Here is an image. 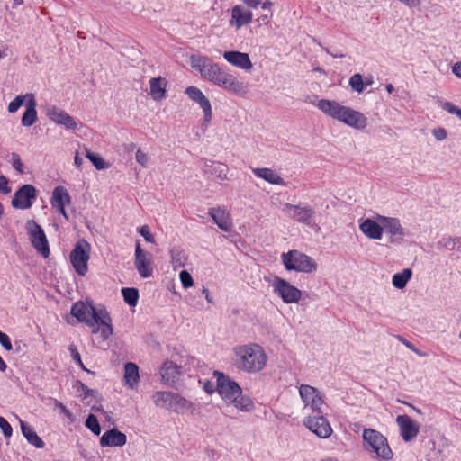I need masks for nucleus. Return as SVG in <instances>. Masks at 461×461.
I'll list each match as a JSON object with an SVG mask.
<instances>
[{
	"label": "nucleus",
	"mask_w": 461,
	"mask_h": 461,
	"mask_svg": "<svg viewBox=\"0 0 461 461\" xmlns=\"http://www.w3.org/2000/svg\"><path fill=\"white\" fill-rule=\"evenodd\" d=\"M190 63L193 68L197 70L201 77L227 92L245 96L249 93L246 84L240 81L233 74L221 68L217 63L212 62L209 58L202 55H192Z\"/></svg>",
	"instance_id": "f257e3e1"
},
{
	"label": "nucleus",
	"mask_w": 461,
	"mask_h": 461,
	"mask_svg": "<svg viewBox=\"0 0 461 461\" xmlns=\"http://www.w3.org/2000/svg\"><path fill=\"white\" fill-rule=\"evenodd\" d=\"M71 314L79 322L92 328V333H100L107 340L113 333L112 319L105 309H96L91 302H77L71 307Z\"/></svg>",
	"instance_id": "f03ea898"
},
{
	"label": "nucleus",
	"mask_w": 461,
	"mask_h": 461,
	"mask_svg": "<svg viewBox=\"0 0 461 461\" xmlns=\"http://www.w3.org/2000/svg\"><path fill=\"white\" fill-rule=\"evenodd\" d=\"M316 106L325 115L355 130L362 131L367 126V118L362 113L335 100L321 99Z\"/></svg>",
	"instance_id": "7ed1b4c3"
},
{
	"label": "nucleus",
	"mask_w": 461,
	"mask_h": 461,
	"mask_svg": "<svg viewBox=\"0 0 461 461\" xmlns=\"http://www.w3.org/2000/svg\"><path fill=\"white\" fill-rule=\"evenodd\" d=\"M236 366L246 373L255 374L264 369L267 357L257 343L240 345L233 348Z\"/></svg>",
	"instance_id": "20e7f679"
},
{
	"label": "nucleus",
	"mask_w": 461,
	"mask_h": 461,
	"mask_svg": "<svg viewBox=\"0 0 461 461\" xmlns=\"http://www.w3.org/2000/svg\"><path fill=\"white\" fill-rule=\"evenodd\" d=\"M363 449L375 461H392L393 452L387 438L374 429H364L362 432Z\"/></svg>",
	"instance_id": "39448f33"
},
{
	"label": "nucleus",
	"mask_w": 461,
	"mask_h": 461,
	"mask_svg": "<svg viewBox=\"0 0 461 461\" xmlns=\"http://www.w3.org/2000/svg\"><path fill=\"white\" fill-rule=\"evenodd\" d=\"M281 261L287 271L309 274L318 268V264L313 258L297 249L283 253Z\"/></svg>",
	"instance_id": "423d86ee"
},
{
	"label": "nucleus",
	"mask_w": 461,
	"mask_h": 461,
	"mask_svg": "<svg viewBox=\"0 0 461 461\" xmlns=\"http://www.w3.org/2000/svg\"><path fill=\"white\" fill-rule=\"evenodd\" d=\"M264 280L272 287L273 294L285 303H297L301 300V290L285 279L277 276H266Z\"/></svg>",
	"instance_id": "0eeeda50"
},
{
	"label": "nucleus",
	"mask_w": 461,
	"mask_h": 461,
	"mask_svg": "<svg viewBox=\"0 0 461 461\" xmlns=\"http://www.w3.org/2000/svg\"><path fill=\"white\" fill-rule=\"evenodd\" d=\"M152 400L156 406L174 412L184 414L193 411V405L189 401L171 392H156L152 395Z\"/></svg>",
	"instance_id": "6e6552de"
},
{
	"label": "nucleus",
	"mask_w": 461,
	"mask_h": 461,
	"mask_svg": "<svg viewBox=\"0 0 461 461\" xmlns=\"http://www.w3.org/2000/svg\"><path fill=\"white\" fill-rule=\"evenodd\" d=\"M90 250V244L85 240H80L69 254L70 263L78 276H84L88 271Z\"/></svg>",
	"instance_id": "1a4fd4ad"
},
{
	"label": "nucleus",
	"mask_w": 461,
	"mask_h": 461,
	"mask_svg": "<svg viewBox=\"0 0 461 461\" xmlns=\"http://www.w3.org/2000/svg\"><path fill=\"white\" fill-rule=\"evenodd\" d=\"M283 212L292 220L309 226L311 228L316 225V212L314 209L306 203L292 204L285 203Z\"/></svg>",
	"instance_id": "9d476101"
},
{
	"label": "nucleus",
	"mask_w": 461,
	"mask_h": 461,
	"mask_svg": "<svg viewBox=\"0 0 461 461\" xmlns=\"http://www.w3.org/2000/svg\"><path fill=\"white\" fill-rule=\"evenodd\" d=\"M26 230L33 248L44 258H48L50 256V248L46 235L41 227L34 221L30 220L26 222Z\"/></svg>",
	"instance_id": "9b49d317"
},
{
	"label": "nucleus",
	"mask_w": 461,
	"mask_h": 461,
	"mask_svg": "<svg viewBox=\"0 0 461 461\" xmlns=\"http://www.w3.org/2000/svg\"><path fill=\"white\" fill-rule=\"evenodd\" d=\"M299 394L304 404V408H309L318 414L322 413L324 400L318 389L308 384H302L299 387Z\"/></svg>",
	"instance_id": "f8f14e48"
},
{
	"label": "nucleus",
	"mask_w": 461,
	"mask_h": 461,
	"mask_svg": "<svg viewBox=\"0 0 461 461\" xmlns=\"http://www.w3.org/2000/svg\"><path fill=\"white\" fill-rule=\"evenodd\" d=\"M134 266L142 278H149L153 274L152 255L140 248V241L135 244Z\"/></svg>",
	"instance_id": "ddd939ff"
},
{
	"label": "nucleus",
	"mask_w": 461,
	"mask_h": 461,
	"mask_svg": "<svg viewBox=\"0 0 461 461\" xmlns=\"http://www.w3.org/2000/svg\"><path fill=\"white\" fill-rule=\"evenodd\" d=\"M214 376L217 379V392L225 403L232 397L239 395L242 391L236 382L230 380L222 373L215 371Z\"/></svg>",
	"instance_id": "4468645a"
},
{
	"label": "nucleus",
	"mask_w": 461,
	"mask_h": 461,
	"mask_svg": "<svg viewBox=\"0 0 461 461\" xmlns=\"http://www.w3.org/2000/svg\"><path fill=\"white\" fill-rule=\"evenodd\" d=\"M399 433L404 442L412 441L420 433V425L406 414L396 417Z\"/></svg>",
	"instance_id": "2eb2a0df"
},
{
	"label": "nucleus",
	"mask_w": 461,
	"mask_h": 461,
	"mask_svg": "<svg viewBox=\"0 0 461 461\" xmlns=\"http://www.w3.org/2000/svg\"><path fill=\"white\" fill-rule=\"evenodd\" d=\"M304 426L321 438H328L332 433V428L323 416H308L303 420Z\"/></svg>",
	"instance_id": "dca6fc26"
},
{
	"label": "nucleus",
	"mask_w": 461,
	"mask_h": 461,
	"mask_svg": "<svg viewBox=\"0 0 461 461\" xmlns=\"http://www.w3.org/2000/svg\"><path fill=\"white\" fill-rule=\"evenodd\" d=\"M185 93L194 102H195L203 112V121L209 123L212 120V110L209 99L196 86H188L185 88Z\"/></svg>",
	"instance_id": "f3484780"
},
{
	"label": "nucleus",
	"mask_w": 461,
	"mask_h": 461,
	"mask_svg": "<svg viewBox=\"0 0 461 461\" xmlns=\"http://www.w3.org/2000/svg\"><path fill=\"white\" fill-rule=\"evenodd\" d=\"M253 21L252 12L242 5H235L230 10L229 24L236 31L250 24Z\"/></svg>",
	"instance_id": "a211bd4d"
},
{
	"label": "nucleus",
	"mask_w": 461,
	"mask_h": 461,
	"mask_svg": "<svg viewBox=\"0 0 461 461\" xmlns=\"http://www.w3.org/2000/svg\"><path fill=\"white\" fill-rule=\"evenodd\" d=\"M46 115L50 121L62 125L67 130H76L78 127V123L75 118L58 106L51 105L48 107Z\"/></svg>",
	"instance_id": "6ab92c4d"
},
{
	"label": "nucleus",
	"mask_w": 461,
	"mask_h": 461,
	"mask_svg": "<svg viewBox=\"0 0 461 461\" xmlns=\"http://www.w3.org/2000/svg\"><path fill=\"white\" fill-rule=\"evenodd\" d=\"M36 198V189L32 185H23L12 200V205L17 209H29L32 205V200Z\"/></svg>",
	"instance_id": "aec40b11"
},
{
	"label": "nucleus",
	"mask_w": 461,
	"mask_h": 461,
	"mask_svg": "<svg viewBox=\"0 0 461 461\" xmlns=\"http://www.w3.org/2000/svg\"><path fill=\"white\" fill-rule=\"evenodd\" d=\"M376 219L383 223V232L385 231L390 236L391 242L402 239L406 235L399 219L380 214H376Z\"/></svg>",
	"instance_id": "412c9836"
},
{
	"label": "nucleus",
	"mask_w": 461,
	"mask_h": 461,
	"mask_svg": "<svg viewBox=\"0 0 461 461\" xmlns=\"http://www.w3.org/2000/svg\"><path fill=\"white\" fill-rule=\"evenodd\" d=\"M70 203L71 196L64 186L58 185L53 189L50 204L52 208L58 211L66 220H68L66 206Z\"/></svg>",
	"instance_id": "4be33fe9"
},
{
	"label": "nucleus",
	"mask_w": 461,
	"mask_h": 461,
	"mask_svg": "<svg viewBox=\"0 0 461 461\" xmlns=\"http://www.w3.org/2000/svg\"><path fill=\"white\" fill-rule=\"evenodd\" d=\"M225 404L226 406L223 413L224 415L230 418H234L230 411L231 407L243 412L251 411L254 408L253 401L248 395L243 394L242 391L239 393V395L232 397Z\"/></svg>",
	"instance_id": "5701e85b"
},
{
	"label": "nucleus",
	"mask_w": 461,
	"mask_h": 461,
	"mask_svg": "<svg viewBox=\"0 0 461 461\" xmlns=\"http://www.w3.org/2000/svg\"><path fill=\"white\" fill-rule=\"evenodd\" d=\"M360 231L368 239L380 240L383 238V223L376 219H361L359 221Z\"/></svg>",
	"instance_id": "b1692460"
},
{
	"label": "nucleus",
	"mask_w": 461,
	"mask_h": 461,
	"mask_svg": "<svg viewBox=\"0 0 461 461\" xmlns=\"http://www.w3.org/2000/svg\"><path fill=\"white\" fill-rule=\"evenodd\" d=\"M222 57L231 66L245 71H249L253 67L249 54L245 52L238 50L224 51Z\"/></svg>",
	"instance_id": "393cba45"
},
{
	"label": "nucleus",
	"mask_w": 461,
	"mask_h": 461,
	"mask_svg": "<svg viewBox=\"0 0 461 461\" xmlns=\"http://www.w3.org/2000/svg\"><path fill=\"white\" fill-rule=\"evenodd\" d=\"M126 435L117 429H112L105 431L100 438V446L102 447H122L126 444Z\"/></svg>",
	"instance_id": "a878e982"
},
{
	"label": "nucleus",
	"mask_w": 461,
	"mask_h": 461,
	"mask_svg": "<svg viewBox=\"0 0 461 461\" xmlns=\"http://www.w3.org/2000/svg\"><path fill=\"white\" fill-rule=\"evenodd\" d=\"M208 214L221 230L226 232L231 230L232 222L230 215L226 209L221 207L211 208Z\"/></svg>",
	"instance_id": "bb28decb"
},
{
	"label": "nucleus",
	"mask_w": 461,
	"mask_h": 461,
	"mask_svg": "<svg viewBox=\"0 0 461 461\" xmlns=\"http://www.w3.org/2000/svg\"><path fill=\"white\" fill-rule=\"evenodd\" d=\"M252 173L258 178L265 180L271 185H277L285 186L286 185L285 181L281 176L269 167H251Z\"/></svg>",
	"instance_id": "cd10ccee"
},
{
	"label": "nucleus",
	"mask_w": 461,
	"mask_h": 461,
	"mask_svg": "<svg viewBox=\"0 0 461 461\" xmlns=\"http://www.w3.org/2000/svg\"><path fill=\"white\" fill-rule=\"evenodd\" d=\"M167 80L162 77L149 79V95L154 101H161L167 96Z\"/></svg>",
	"instance_id": "c85d7f7f"
},
{
	"label": "nucleus",
	"mask_w": 461,
	"mask_h": 461,
	"mask_svg": "<svg viewBox=\"0 0 461 461\" xmlns=\"http://www.w3.org/2000/svg\"><path fill=\"white\" fill-rule=\"evenodd\" d=\"M180 374V367L173 361L167 360L161 366V379L166 384H173Z\"/></svg>",
	"instance_id": "c756f323"
},
{
	"label": "nucleus",
	"mask_w": 461,
	"mask_h": 461,
	"mask_svg": "<svg viewBox=\"0 0 461 461\" xmlns=\"http://www.w3.org/2000/svg\"><path fill=\"white\" fill-rule=\"evenodd\" d=\"M124 384L131 389L136 387L140 381L139 367L132 362H128L124 365Z\"/></svg>",
	"instance_id": "7c9ffc66"
},
{
	"label": "nucleus",
	"mask_w": 461,
	"mask_h": 461,
	"mask_svg": "<svg viewBox=\"0 0 461 461\" xmlns=\"http://www.w3.org/2000/svg\"><path fill=\"white\" fill-rule=\"evenodd\" d=\"M21 430L27 441L37 448H42L44 447L43 440L37 435L34 429L19 419Z\"/></svg>",
	"instance_id": "2f4dec72"
},
{
	"label": "nucleus",
	"mask_w": 461,
	"mask_h": 461,
	"mask_svg": "<svg viewBox=\"0 0 461 461\" xmlns=\"http://www.w3.org/2000/svg\"><path fill=\"white\" fill-rule=\"evenodd\" d=\"M37 101L35 97L28 102L25 106V111L22 116L21 123L24 127H31L32 126L38 119L37 115Z\"/></svg>",
	"instance_id": "473e14b6"
},
{
	"label": "nucleus",
	"mask_w": 461,
	"mask_h": 461,
	"mask_svg": "<svg viewBox=\"0 0 461 461\" xmlns=\"http://www.w3.org/2000/svg\"><path fill=\"white\" fill-rule=\"evenodd\" d=\"M205 172L223 181L228 178L229 168L223 163L210 161V163H205Z\"/></svg>",
	"instance_id": "72a5a7b5"
},
{
	"label": "nucleus",
	"mask_w": 461,
	"mask_h": 461,
	"mask_svg": "<svg viewBox=\"0 0 461 461\" xmlns=\"http://www.w3.org/2000/svg\"><path fill=\"white\" fill-rule=\"evenodd\" d=\"M412 276V271L410 268H404L402 271L394 274L392 277V284L397 289H403Z\"/></svg>",
	"instance_id": "f704fd0d"
},
{
	"label": "nucleus",
	"mask_w": 461,
	"mask_h": 461,
	"mask_svg": "<svg viewBox=\"0 0 461 461\" xmlns=\"http://www.w3.org/2000/svg\"><path fill=\"white\" fill-rule=\"evenodd\" d=\"M35 95L32 93H26L25 95H19L11 101L7 106V111L10 113H15L23 104L26 105L28 102L32 100Z\"/></svg>",
	"instance_id": "c9c22d12"
},
{
	"label": "nucleus",
	"mask_w": 461,
	"mask_h": 461,
	"mask_svg": "<svg viewBox=\"0 0 461 461\" xmlns=\"http://www.w3.org/2000/svg\"><path fill=\"white\" fill-rule=\"evenodd\" d=\"M187 257L181 249H174L171 252V264L174 270L183 267L185 265Z\"/></svg>",
	"instance_id": "e433bc0d"
},
{
	"label": "nucleus",
	"mask_w": 461,
	"mask_h": 461,
	"mask_svg": "<svg viewBox=\"0 0 461 461\" xmlns=\"http://www.w3.org/2000/svg\"><path fill=\"white\" fill-rule=\"evenodd\" d=\"M122 294L125 303L130 306H135L139 299V291L133 287H127L122 289Z\"/></svg>",
	"instance_id": "4c0bfd02"
},
{
	"label": "nucleus",
	"mask_w": 461,
	"mask_h": 461,
	"mask_svg": "<svg viewBox=\"0 0 461 461\" xmlns=\"http://www.w3.org/2000/svg\"><path fill=\"white\" fill-rule=\"evenodd\" d=\"M348 84L352 90L357 94H361L365 89L364 78L359 73L351 76Z\"/></svg>",
	"instance_id": "58836bf2"
},
{
	"label": "nucleus",
	"mask_w": 461,
	"mask_h": 461,
	"mask_svg": "<svg viewBox=\"0 0 461 461\" xmlns=\"http://www.w3.org/2000/svg\"><path fill=\"white\" fill-rule=\"evenodd\" d=\"M86 427L91 430L95 435L98 436L101 433V427L97 418L94 414H89L86 423Z\"/></svg>",
	"instance_id": "ea45409f"
},
{
	"label": "nucleus",
	"mask_w": 461,
	"mask_h": 461,
	"mask_svg": "<svg viewBox=\"0 0 461 461\" xmlns=\"http://www.w3.org/2000/svg\"><path fill=\"white\" fill-rule=\"evenodd\" d=\"M86 150V157L93 163L96 169L101 170L107 167L104 160L99 156L90 152L87 149Z\"/></svg>",
	"instance_id": "a19ab883"
},
{
	"label": "nucleus",
	"mask_w": 461,
	"mask_h": 461,
	"mask_svg": "<svg viewBox=\"0 0 461 461\" xmlns=\"http://www.w3.org/2000/svg\"><path fill=\"white\" fill-rule=\"evenodd\" d=\"M439 103H440V106L442 107V109H444L446 112H447L450 114L456 115L461 121V108H459L458 106H456L447 101H446V102L439 101Z\"/></svg>",
	"instance_id": "79ce46f5"
},
{
	"label": "nucleus",
	"mask_w": 461,
	"mask_h": 461,
	"mask_svg": "<svg viewBox=\"0 0 461 461\" xmlns=\"http://www.w3.org/2000/svg\"><path fill=\"white\" fill-rule=\"evenodd\" d=\"M11 163L14 168L18 171L20 174L25 173L24 165L17 153H12L11 155Z\"/></svg>",
	"instance_id": "37998d69"
},
{
	"label": "nucleus",
	"mask_w": 461,
	"mask_h": 461,
	"mask_svg": "<svg viewBox=\"0 0 461 461\" xmlns=\"http://www.w3.org/2000/svg\"><path fill=\"white\" fill-rule=\"evenodd\" d=\"M76 389L77 392L79 393L84 399H86L89 396H93L95 393V391L89 389L85 384H83L80 381L77 382Z\"/></svg>",
	"instance_id": "c03bdc74"
},
{
	"label": "nucleus",
	"mask_w": 461,
	"mask_h": 461,
	"mask_svg": "<svg viewBox=\"0 0 461 461\" xmlns=\"http://www.w3.org/2000/svg\"><path fill=\"white\" fill-rule=\"evenodd\" d=\"M179 278L184 288L187 289L194 285L193 277L187 271L182 270L179 274Z\"/></svg>",
	"instance_id": "a18cd8bd"
},
{
	"label": "nucleus",
	"mask_w": 461,
	"mask_h": 461,
	"mask_svg": "<svg viewBox=\"0 0 461 461\" xmlns=\"http://www.w3.org/2000/svg\"><path fill=\"white\" fill-rule=\"evenodd\" d=\"M139 233L144 238L147 242L154 243L155 240L153 235L149 230V227L148 225H143L138 230Z\"/></svg>",
	"instance_id": "49530a36"
},
{
	"label": "nucleus",
	"mask_w": 461,
	"mask_h": 461,
	"mask_svg": "<svg viewBox=\"0 0 461 461\" xmlns=\"http://www.w3.org/2000/svg\"><path fill=\"white\" fill-rule=\"evenodd\" d=\"M135 158L136 161L141 165L142 167H146L149 163V156L143 152L140 149H138L135 153Z\"/></svg>",
	"instance_id": "de8ad7c7"
},
{
	"label": "nucleus",
	"mask_w": 461,
	"mask_h": 461,
	"mask_svg": "<svg viewBox=\"0 0 461 461\" xmlns=\"http://www.w3.org/2000/svg\"><path fill=\"white\" fill-rule=\"evenodd\" d=\"M68 350L70 352V355H71V357L72 359L77 364L80 366V367L82 369H86L84 365H83V362L81 360V357H80V354L78 352V350L77 349V348L74 346V345H70L69 348H68Z\"/></svg>",
	"instance_id": "09e8293b"
},
{
	"label": "nucleus",
	"mask_w": 461,
	"mask_h": 461,
	"mask_svg": "<svg viewBox=\"0 0 461 461\" xmlns=\"http://www.w3.org/2000/svg\"><path fill=\"white\" fill-rule=\"evenodd\" d=\"M432 135L437 140L442 141L447 139V131L443 127H437L432 130Z\"/></svg>",
	"instance_id": "8fccbe9b"
},
{
	"label": "nucleus",
	"mask_w": 461,
	"mask_h": 461,
	"mask_svg": "<svg viewBox=\"0 0 461 461\" xmlns=\"http://www.w3.org/2000/svg\"><path fill=\"white\" fill-rule=\"evenodd\" d=\"M0 429H2L5 437L9 438L12 436V427L8 423V421L3 417H0Z\"/></svg>",
	"instance_id": "3c124183"
},
{
	"label": "nucleus",
	"mask_w": 461,
	"mask_h": 461,
	"mask_svg": "<svg viewBox=\"0 0 461 461\" xmlns=\"http://www.w3.org/2000/svg\"><path fill=\"white\" fill-rule=\"evenodd\" d=\"M455 245H456V240L451 239V238H444L438 242V249L445 248L447 249H453L455 248Z\"/></svg>",
	"instance_id": "603ef678"
},
{
	"label": "nucleus",
	"mask_w": 461,
	"mask_h": 461,
	"mask_svg": "<svg viewBox=\"0 0 461 461\" xmlns=\"http://www.w3.org/2000/svg\"><path fill=\"white\" fill-rule=\"evenodd\" d=\"M0 344L7 351H11L13 349L9 336L2 331L0 332Z\"/></svg>",
	"instance_id": "864d4df0"
},
{
	"label": "nucleus",
	"mask_w": 461,
	"mask_h": 461,
	"mask_svg": "<svg viewBox=\"0 0 461 461\" xmlns=\"http://www.w3.org/2000/svg\"><path fill=\"white\" fill-rule=\"evenodd\" d=\"M0 192L4 194L11 193V188L8 185V179L5 176H0Z\"/></svg>",
	"instance_id": "5fc2aeb1"
},
{
	"label": "nucleus",
	"mask_w": 461,
	"mask_h": 461,
	"mask_svg": "<svg viewBox=\"0 0 461 461\" xmlns=\"http://www.w3.org/2000/svg\"><path fill=\"white\" fill-rule=\"evenodd\" d=\"M206 455L210 461H217L221 456V454L215 449H207Z\"/></svg>",
	"instance_id": "6e6d98bb"
},
{
	"label": "nucleus",
	"mask_w": 461,
	"mask_h": 461,
	"mask_svg": "<svg viewBox=\"0 0 461 461\" xmlns=\"http://www.w3.org/2000/svg\"><path fill=\"white\" fill-rule=\"evenodd\" d=\"M241 1L244 4V6L248 9L249 8L256 9L258 7V5L261 3L260 0H241Z\"/></svg>",
	"instance_id": "4d7b16f0"
},
{
	"label": "nucleus",
	"mask_w": 461,
	"mask_h": 461,
	"mask_svg": "<svg viewBox=\"0 0 461 461\" xmlns=\"http://www.w3.org/2000/svg\"><path fill=\"white\" fill-rule=\"evenodd\" d=\"M272 14H272V12L270 13V14H269V15H268V14H262V15H260V16L257 19V21H258V23H263V24L267 25V24L270 23V20H271V18H272Z\"/></svg>",
	"instance_id": "13d9d810"
},
{
	"label": "nucleus",
	"mask_w": 461,
	"mask_h": 461,
	"mask_svg": "<svg viewBox=\"0 0 461 461\" xmlns=\"http://www.w3.org/2000/svg\"><path fill=\"white\" fill-rule=\"evenodd\" d=\"M319 46H321L326 51V53L330 54L333 58H343V57H345V54L342 53V52H331L328 48L322 46V44L320 43V42H319Z\"/></svg>",
	"instance_id": "bf43d9fd"
},
{
	"label": "nucleus",
	"mask_w": 461,
	"mask_h": 461,
	"mask_svg": "<svg viewBox=\"0 0 461 461\" xmlns=\"http://www.w3.org/2000/svg\"><path fill=\"white\" fill-rule=\"evenodd\" d=\"M452 72L453 74L457 77L458 78H461V61L460 62H456L453 67H452Z\"/></svg>",
	"instance_id": "052dcab7"
},
{
	"label": "nucleus",
	"mask_w": 461,
	"mask_h": 461,
	"mask_svg": "<svg viewBox=\"0 0 461 461\" xmlns=\"http://www.w3.org/2000/svg\"><path fill=\"white\" fill-rule=\"evenodd\" d=\"M202 294L204 295L206 301L209 303H213V299L209 292V290L205 287L203 288L202 290Z\"/></svg>",
	"instance_id": "680f3d73"
},
{
	"label": "nucleus",
	"mask_w": 461,
	"mask_h": 461,
	"mask_svg": "<svg viewBox=\"0 0 461 461\" xmlns=\"http://www.w3.org/2000/svg\"><path fill=\"white\" fill-rule=\"evenodd\" d=\"M74 163L77 168H80L83 164V158H80L77 153L76 154V156L74 158Z\"/></svg>",
	"instance_id": "e2e57ef3"
},
{
	"label": "nucleus",
	"mask_w": 461,
	"mask_h": 461,
	"mask_svg": "<svg viewBox=\"0 0 461 461\" xmlns=\"http://www.w3.org/2000/svg\"><path fill=\"white\" fill-rule=\"evenodd\" d=\"M272 6H273V3L269 0H266L261 5V8L265 9V10H270L272 8Z\"/></svg>",
	"instance_id": "0e129e2a"
},
{
	"label": "nucleus",
	"mask_w": 461,
	"mask_h": 461,
	"mask_svg": "<svg viewBox=\"0 0 461 461\" xmlns=\"http://www.w3.org/2000/svg\"><path fill=\"white\" fill-rule=\"evenodd\" d=\"M399 339H400V341H401L403 345H405L408 348H410V349H411V350H413V351H416V350H415V348H414V347H413V346H412L409 341H407L406 339H402V338H400Z\"/></svg>",
	"instance_id": "69168bd1"
},
{
	"label": "nucleus",
	"mask_w": 461,
	"mask_h": 461,
	"mask_svg": "<svg viewBox=\"0 0 461 461\" xmlns=\"http://www.w3.org/2000/svg\"><path fill=\"white\" fill-rule=\"evenodd\" d=\"M364 83H365V87L371 86L374 83L373 77H366L364 79Z\"/></svg>",
	"instance_id": "338daca9"
},
{
	"label": "nucleus",
	"mask_w": 461,
	"mask_h": 461,
	"mask_svg": "<svg viewBox=\"0 0 461 461\" xmlns=\"http://www.w3.org/2000/svg\"><path fill=\"white\" fill-rule=\"evenodd\" d=\"M320 461H340V460L334 456H324V457L321 458Z\"/></svg>",
	"instance_id": "774afa93"
}]
</instances>
